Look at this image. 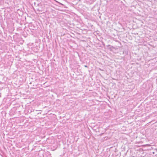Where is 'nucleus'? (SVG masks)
Listing matches in <instances>:
<instances>
[{"label": "nucleus", "mask_w": 157, "mask_h": 157, "mask_svg": "<svg viewBox=\"0 0 157 157\" xmlns=\"http://www.w3.org/2000/svg\"><path fill=\"white\" fill-rule=\"evenodd\" d=\"M84 66L85 67H87V66H86V65H85Z\"/></svg>", "instance_id": "f257e3e1"}]
</instances>
